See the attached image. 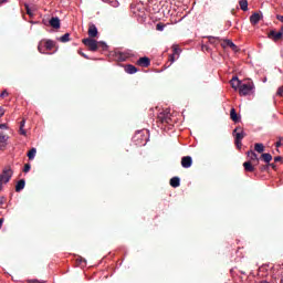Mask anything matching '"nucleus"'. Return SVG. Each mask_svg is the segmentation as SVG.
<instances>
[{
  "label": "nucleus",
  "mask_w": 283,
  "mask_h": 283,
  "mask_svg": "<svg viewBox=\"0 0 283 283\" xmlns=\"http://www.w3.org/2000/svg\"><path fill=\"white\" fill-rule=\"evenodd\" d=\"M124 70L127 74H136L138 72V69L132 64L126 65Z\"/></svg>",
  "instance_id": "19"
},
{
  "label": "nucleus",
  "mask_w": 283,
  "mask_h": 283,
  "mask_svg": "<svg viewBox=\"0 0 283 283\" xmlns=\"http://www.w3.org/2000/svg\"><path fill=\"white\" fill-rule=\"evenodd\" d=\"M23 127H25V119H22L20 122V134H21V136H27L28 133L24 130Z\"/></svg>",
  "instance_id": "26"
},
{
  "label": "nucleus",
  "mask_w": 283,
  "mask_h": 283,
  "mask_svg": "<svg viewBox=\"0 0 283 283\" xmlns=\"http://www.w3.org/2000/svg\"><path fill=\"white\" fill-rule=\"evenodd\" d=\"M2 186H3V185H0V191H1V189H2Z\"/></svg>",
  "instance_id": "53"
},
{
  "label": "nucleus",
  "mask_w": 283,
  "mask_h": 283,
  "mask_svg": "<svg viewBox=\"0 0 283 283\" xmlns=\"http://www.w3.org/2000/svg\"><path fill=\"white\" fill-rule=\"evenodd\" d=\"M88 39H96V36H98V29L96 28V24L94 23H88Z\"/></svg>",
  "instance_id": "7"
},
{
  "label": "nucleus",
  "mask_w": 283,
  "mask_h": 283,
  "mask_svg": "<svg viewBox=\"0 0 283 283\" xmlns=\"http://www.w3.org/2000/svg\"><path fill=\"white\" fill-rule=\"evenodd\" d=\"M8 138H10L4 133H0V150H3L6 147H8Z\"/></svg>",
  "instance_id": "12"
},
{
  "label": "nucleus",
  "mask_w": 283,
  "mask_h": 283,
  "mask_svg": "<svg viewBox=\"0 0 283 283\" xmlns=\"http://www.w3.org/2000/svg\"><path fill=\"white\" fill-rule=\"evenodd\" d=\"M260 160H263V163H266V165H269V163L273 160V156L269 153H263L260 157Z\"/></svg>",
  "instance_id": "18"
},
{
  "label": "nucleus",
  "mask_w": 283,
  "mask_h": 283,
  "mask_svg": "<svg viewBox=\"0 0 283 283\" xmlns=\"http://www.w3.org/2000/svg\"><path fill=\"white\" fill-rule=\"evenodd\" d=\"M80 262H84V264H85V259H82V258H81V259H80Z\"/></svg>",
  "instance_id": "49"
},
{
  "label": "nucleus",
  "mask_w": 283,
  "mask_h": 283,
  "mask_svg": "<svg viewBox=\"0 0 283 283\" xmlns=\"http://www.w3.org/2000/svg\"><path fill=\"white\" fill-rule=\"evenodd\" d=\"M80 54H81V56H83V59H90V57L87 56V54H85V53H83V52H80Z\"/></svg>",
  "instance_id": "40"
},
{
  "label": "nucleus",
  "mask_w": 283,
  "mask_h": 283,
  "mask_svg": "<svg viewBox=\"0 0 283 283\" xmlns=\"http://www.w3.org/2000/svg\"><path fill=\"white\" fill-rule=\"evenodd\" d=\"M27 14H31V13H30V9L27 10Z\"/></svg>",
  "instance_id": "50"
},
{
  "label": "nucleus",
  "mask_w": 283,
  "mask_h": 283,
  "mask_svg": "<svg viewBox=\"0 0 283 283\" xmlns=\"http://www.w3.org/2000/svg\"><path fill=\"white\" fill-rule=\"evenodd\" d=\"M156 30H157L158 32H163V30H165V24H164L163 22L157 23Z\"/></svg>",
  "instance_id": "30"
},
{
  "label": "nucleus",
  "mask_w": 283,
  "mask_h": 283,
  "mask_svg": "<svg viewBox=\"0 0 283 283\" xmlns=\"http://www.w3.org/2000/svg\"><path fill=\"white\" fill-rule=\"evenodd\" d=\"M31 283H44V282H39V280H33Z\"/></svg>",
  "instance_id": "45"
},
{
  "label": "nucleus",
  "mask_w": 283,
  "mask_h": 283,
  "mask_svg": "<svg viewBox=\"0 0 283 283\" xmlns=\"http://www.w3.org/2000/svg\"><path fill=\"white\" fill-rule=\"evenodd\" d=\"M252 165H254V167H258V165L260 164H258V161H252Z\"/></svg>",
  "instance_id": "46"
},
{
  "label": "nucleus",
  "mask_w": 283,
  "mask_h": 283,
  "mask_svg": "<svg viewBox=\"0 0 283 283\" xmlns=\"http://www.w3.org/2000/svg\"><path fill=\"white\" fill-rule=\"evenodd\" d=\"M276 147H282V142H277Z\"/></svg>",
  "instance_id": "44"
},
{
  "label": "nucleus",
  "mask_w": 283,
  "mask_h": 283,
  "mask_svg": "<svg viewBox=\"0 0 283 283\" xmlns=\"http://www.w3.org/2000/svg\"><path fill=\"white\" fill-rule=\"evenodd\" d=\"M202 50H209V46L205 45L202 46Z\"/></svg>",
  "instance_id": "47"
},
{
  "label": "nucleus",
  "mask_w": 283,
  "mask_h": 283,
  "mask_svg": "<svg viewBox=\"0 0 283 283\" xmlns=\"http://www.w3.org/2000/svg\"><path fill=\"white\" fill-rule=\"evenodd\" d=\"M3 222H4V219L1 218V219H0V229H1V227H3Z\"/></svg>",
  "instance_id": "41"
},
{
  "label": "nucleus",
  "mask_w": 283,
  "mask_h": 283,
  "mask_svg": "<svg viewBox=\"0 0 283 283\" xmlns=\"http://www.w3.org/2000/svg\"><path fill=\"white\" fill-rule=\"evenodd\" d=\"M276 96H283V87H279L276 92Z\"/></svg>",
  "instance_id": "36"
},
{
  "label": "nucleus",
  "mask_w": 283,
  "mask_h": 283,
  "mask_svg": "<svg viewBox=\"0 0 283 283\" xmlns=\"http://www.w3.org/2000/svg\"><path fill=\"white\" fill-rule=\"evenodd\" d=\"M239 6L243 12H247L249 10V2L247 0H240Z\"/></svg>",
  "instance_id": "23"
},
{
  "label": "nucleus",
  "mask_w": 283,
  "mask_h": 283,
  "mask_svg": "<svg viewBox=\"0 0 283 283\" xmlns=\"http://www.w3.org/2000/svg\"><path fill=\"white\" fill-rule=\"evenodd\" d=\"M274 163H282V157L281 156L274 157Z\"/></svg>",
  "instance_id": "37"
},
{
  "label": "nucleus",
  "mask_w": 283,
  "mask_h": 283,
  "mask_svg": "<svg viewBox=\"0 0 283 283\" xmlns=\"http://www.w3.org/2000/svg\"><path fill=\"white\" fill-rule=\"evenodd\" d=\"M0 205H3V197L0 198Z\"/></svg>",
  "instance_id": "48"
},
{
  "label": "nucleus",
  "mask_w": 283,
  "mask_h": 283,
  "mask_svg": "<svg viewBox=\"0 0 283 283\" xmlns=\"http://www.w3.org/2000/svg\"><path fill=\"white\" fill-rule=\"evenodd\" d=\"M2 3H8V0H0V6H1Z\"/></svg>",
  "instance_id": "43"
},
{
  "label": "nucleus",
  "mask_w": 283,
  "mask_h": 283,
  "mask_svg": "<svg viewBox=\"0 0 283 283\" xmlns=\"http://www.w3.org/2000/svg\"><path fill=\"white\" fill-rule=\"evenodd\" d=\"M136 65H139V67H149V65H151V60L147 56L139 57Z\"/></svg>",
  "instance_id": "10"
},
{
  "label": "nucleus",
  "mask_w": 283,
  "mask_h": 283,
  "mask_svg": "<svg viewBox=\"0 0 283 283\" xmlns=\"http://www.w3.org/2000/svg\"><path fill=\"white\" fill-rule=\"evenodd\" d=\"M260 19H262V15H260V13H253L250 17V23H252V25H258V23H260Z\"/></svg>",
  "instance_id": "17"
},
{
  "label": "nucleus",
  "mask_w": 283,
  "mask_h": 283,
  "mask_svg": "<svg viewBox=\"0 0 283 283\" xmlns=\"http://www.w3.org/2000/svg\"><path fill=\"white\" fill-rule=\"evenodd\" d=\"M172 54L176 56V54H180V48L178 45H172Z\"/></svg>",
  "instance_id": "31"
},
{
  "label": "nucleus",
  "mask_w": 283,
  "mask_h": 283,
  "mask_svg": "<svg viewBox=\"0 0 283 283\" xmlns=\"http://www.w3.org/2000/svg\"><path fill=\"white\" fill-rule=\"evenodd\" d=\"M269 39H272V41H282L283 39V32L282 31H279L276 32L275 30H271L268 34Z\"/></svg>",
  "instance_id": "8"
},
{
  "label": "nucleus",
  "mask_w": 283,
  "mask_h": 283,
  "mask_svg": "<svg viewBox=\"0 0 283 283\" xmlns=\"http://www.w3.org/2000/svg\"><path fill=\"white\" fill-rule=\"evenodd\" d=\"M222 48H231L233 52H238V45L233 43L231 40H223V43L221 44Z\"/></svg>",
  "instance_id": "13"
},
{
  "label": "nucleus",
  "mask_w": 283,
  "mask_h": 283,
  "mask_svg": "<svg viewBox=\"0 0 283 283\" xmlns=\"http://www.w3.org/2000/svg\"><path fill=\"white\" fill-rule=\"evenodd\" d=\"M247 156L249 158L248 163H256V165H260V158H258V154H255V151L249 150Z\"/></svg>",
  "instance_id": "11"
},
{
  "label": "nucleus",
  "mask_w": 283,
  "mask_h": 283,
  "mask_svg": "<svg viewBox=\"0 0 283 283\" xmlns=\"http://www.w3.org/2000/svg\"><path fill=\"white\" fill-rule=\"evenodd\" d=\"M3 114H6L3 108H0V118H1V116H3Z\"/></svg>",
  "instance_id": "42"
},
{
  "label": "nucleus",
  "mask_w": 283,
  "mask_h": 283,
  "mask_svg": "<svg viewBox=\"0 0 283 283\" xmlns=\"http://www.w3.org/2000/svg\"><path fill=\"white\" fill-rule=\"evenodd\" d=\"M82 43L90 50V52H98V41L94 38L83 39Z\"/></svg>",
  "instance_id": "4"
},
{
  "label": "nucleus",
  "mask_w": 283,
  "mask_h": 283,
  "mask_svg": "<svg viewBox=\"0 0 283 283\" xmlns=\"http://www.w3.org/2000/svg\"><path fill=\"white\" fill-rule=\"evenodd\" d=\"M230 118L231 120H233V123H238V120H240V117H238V113L235 112V108H231Z\"/></svg>",
  "instance_id": "22"
},
{
  "label": "nucleus",
  "mask_w": 283,
  "mask_h": 283,
  "mask_svg": "<svg viewBox=\"0 0 283 283\" xmlns=\"http://www.w3.org/2000/svg\"><path fill=\"white\" fill-rule=\"evenodd\" d=\"M243 169L248 174H253V171H255V166L253 165L252 161H245L243 163Z\"/></svg>",
  "instance_id": "14"
},
{
  "label": "nucleus",
  "mask_w": 283,
  "mask_h": 283,
  "mask_svg": "<svg viewBox=\"0 0 283 283\" xmlns=\"http://www.w3.org/2000/svg\"><path fill=\"white\" fill-rule=\"evenodd\" d=\"M56 43L52 40H42L40 41L39 45H38V51L41 54H45V50L50 51V50H54Z\"/></svg>",
  "instance_id": "2"
},
{
  "label": "nucleus",
  "mask_w": 283,
  "mask_h": 283,
  "mask_svg": "<svg viewBox=\"0 0 283 283\" xmlns=\"http://www.w3.org/2000/svg\"><path fill=\"white\" fill-rule=\"evenodd\" d=\"M30 169H32V166L30 164H25L24 168H23L24 174H28V171H30Z\"/></svg>",
  "instance_id": "32"
},
{
  "label": "nucleus",
  "mask_w": 283,
  "mask_h": 283,
  "mask_svg": "<svg viewBox=\"0 0 283 283\" xmlns=\"http://www.w3.org/2000/svg\"><path fill=\"white\" fill-rule=\"evenodd\" d=\"M0 129H8V124H0Z\"/></svg>",
  "instance_id": "38"
},
{
  "label": "nucleus",
  "mask_w": 283,
  "mask_h": 283,
  "mask_svg": "<svg viewBox=\"0 0 283 283\" xmlns=\"http://www.w3.org/2000/svg\"><path fill=\"white\" fill-rule=\"evenodd\" d=\"M34 156H36V148H31L28 153L29 160H34Z\"/></svg>",
  "instance_id": "27"
},
{
  "label": "nucleus",
  "mask_w": 283,
  "mask_h": 283,
  "mask_svg": "<svg viewBox=\"0 0 283 283\" xmlns=\"http://www.w3.org/2000/svg\"><path fill=\"white\" fill-rule=\"evenodd\" d=\"M208 41L211 45H218L221 40H220V38L209 35Z\"/></svg>",
  "instance_id": "24"
},
{
  "label": "nucleus",
  "mask_w": 283,
  "mask_h": 283,
  "mask_svg": "<svg viewBox=\"0 0 283 283\" xmlns=\"http://www.w3.org/2000/svg\"><path fill=\"white\" fill-rule=\"evenodd\" d=\"M280 283H283V276H281V281H280Z\"/></svg>",
  "instance_id": "51"
},
{
  "label": "nucleus",
  "mask_w": 283,
  "mask_h": 283,
  "mask_svg": "<svg viewBox=\"0 0 283 283\" xmlns=\"http://www.w3.org/2000/svg\"><path fill=\"white\" fill-rule=\"evenodd\" d=\"M254 150H256L258 154H264V144L256 143L254 145Z\"/></svg>",
  "instance_id": "25"
},
{
  "label": "nucleus",
  "mask_w": 283,
  "mask_h": 283,
  "mask_svg": "<svg viewBox=\"0 0 283 283\" xmlns=\"http://www.w3.org/2000/svg\"><path fill=\"white\" fill-rule=\"evenodd\" d=\"M268 166H269V167H272L274 170L277 169V166H276L275 164L269 163Z\"/></svg>",
  "instance_id": "39"
},
{
  "label": "nucleus",
  "mask_w": 283,
  "mask_h": 283,
  "mask_svg": "<svg viewBox=\"0 0 283 283\" xmlns=\"http://www.w3.org/2000/svg\"><path fill=\"white\" fill-rule=\"evenodd\" d=\"M233 134H234V145L238 147V149H241L242 139L247 136V133H244V129H242V127H237L233 130Z\"/></svg>",
  "instance_id": "3"
},
{
  "label": "nucleus",
  "mask_w": 283,
  "mask_h": 283,
  "mask_svg": "<svg viewBox=\"0 0 283 283\" xmlns=\"http://www.w3.org/2000/svg\"><path fill=\"white\" fill-rule=\"evenodd\" d=\"M170 187H174V189L180 187V178L179 177H172L170 179Z\"/></svg>",
  "instance_id": "21"
},
{
  "label": "nucleus",
  "mask_w": 283,
  "mask_h": 283,
  "mask_svg": "<svg viewBox=\"0 0 283 283\" xmlns=\"http://www.w3.org/2000/svg\"><path fill=\"white\" fill-rule=\"evenodd\" d=\"M22 189H25V179H20L18 184L15 185V191L19 193V191H22Z\"/></svg>",
  "instance_id": "20"
},
{
  "label": "nucleus",
  "mask_w": 283,
  "mask_h": 283,
  "mask_svg": "<svg viewBox=\"0 0 283 283\" xmlns=\"http://www.w3.org/2000/svg\"><path fill=\"white\" fill-rule=\"evenodd\" d=\"M193 165V159L191 158V156H185L181 158V167H184V169H189V167H191Z\"/></svg>",
  "instance_id": "9"
},
{
  "label": "nucleus",
  "mask_w": 283,
  "mask_h": 283,
  "mask_svg": "<svg viewBox=\"0 0 283 283\" xmlns=\"http://www.w3.org/2000/svg\"><path fill=\"white\" fill-rule=\"evenodd\" d=\"M51 28H54V30H59L61 28V20L56 17H53L49 21Z\"/></svg>",
  "instance_id": "15"
},
{
  "label": "nucleus",
  "mask_w": 283,
  "mask_h": 283,
  "mask_svg": "<svg viewBox=\"0 0 283 283\" xmlns=\"http://www.w3.org/2000/svg\"><path fill=\"white\" fill-rule=\"evenodd\" d=\"M6 96H9V93L7 90L2 91L0 94V98H6Z\"/></svg>",
  "instance_id": "34"
},
{
  "label": "nucleus",
  "mask_w": 283,
  "mask_h": 283,
  "mask_svg": "<svg viewBox=\"0 0 283 283\" xmlns=\"http://www.w3.org/2000/svg\"><path fill=\"white\" fill-rule=\"evenodd\" d=\"M97 50H102L103 52H105V50H107V44L105 42L97 41Z\"/></svg>",
  "instance_id": "28"
},
{
  "label": "nucleus",
  "mask_w": 283,
  "mask_h": 283,
  "mask_svg": "<svg viewBox=\"0 0 283 283\" xmlns=\"http://www.w3.org/2000/svg\"><path fill=\"white\" fill-rule=\"evenodd\" d=\"M230 85L233 87V90H240L242 82L238 77H232Z\"/></svg>",
  "instance_id": "16"
},
{
  "label": "nucleus",
  "mask_w": 283,
  "mask_h": 283,
  "mask_svg": "<svg viewBox=\"0 0 283 283\" xmlns=\"http://www.w3.org/2000/svg\"><path fill=\"white\" fill-rule=\"evenodd\" d=\"M157 123L161 125H170L171 124V113L169 111H163L157 116Z\"/></svg>",
  "instance_id": "5"
},
{
  "label": "nucleus",
  "mask_w": 283,
  "mask_h": 283,
  "mask_svg": "<svg viewBox=\"0 0 283 283\" xmlns=\"http://www.w3.org/2000/svg\"><path fill=\"white\" fill-rule=\"evenodd\" d=\"M260 171H269V164L268 165H261Z\"/></svg>",
  "instance_id": "33"
},
{
  "label": "nucleus",
  "mask_w": 283,
  "mask_h": 283,
  "mask_svg": "<svg viewBox=\"0 0 283 283\" xmlns=\"http://www.w3.org/2000/svg\"><path fill=\"white\" fill-rule=\"evenodd\" d=\"M254 88H255V85H253V82L251 81L241 83V86L239 88V94L240 96H249L250 94H253Z\"/></svg>",
  "instance_id": "1"
},
{
  "label": "nucleus",
  "mask_w": 283,
  "mask_h": 283,
  "mask_svg": "<svg viewBox=\"0 0 283 283\" xmlns=\"http://www.w3.org/2000/svg\"><path fill=\"white\" fill-rule=\"evenodd\" d=\"M12 174L11 168H4L0 175V185H8L12 178Z\"/></svg>",
  "instance_id": "6"
},
{
  "label": "nucleus",
  "mask_w": 283,
  "mask_h": 283,
  "mask_svg": "<svg viewBox=\"0 0 283 283\" xmlns=\"http://www.w3.org/2000/svg\"><path fill=\"white\" fill-rule=\"evenodd\" d=\"M59 41H61V43H67V41H70V33L62 35Z\"/></svg>",
  "instance_id": "29"
},
{
  "label": "nucleus",
  "mask_w": 283,
  "mask_h": 283,
  "mask_svg": "<svg viewBox=\"0 0 283 283\" xmlns=\"http://www.w3.org/2000/svg\"><path fill=\"white\" fill-rule=\"evenodd\" d=\"M260 283H269L268 281H261Z\"/></svg>",
  "instance_id": "52"
},
{
  "label": "nucleus",
  "mask_w": 283,
  "mask_h": 283,
  "mask_svg": "<svg viewBox=\"0 0 283 283\" xmlns=\"http://www.w3.org/2000/svg\"><path fill=\"white\" fill-rule=\"evenodd\" d=\"M168 61H170V63H174L176 61V55L170 54L169 57H168Z\"/></svg>",
  "instance_id": "35"
}]
</instances>
